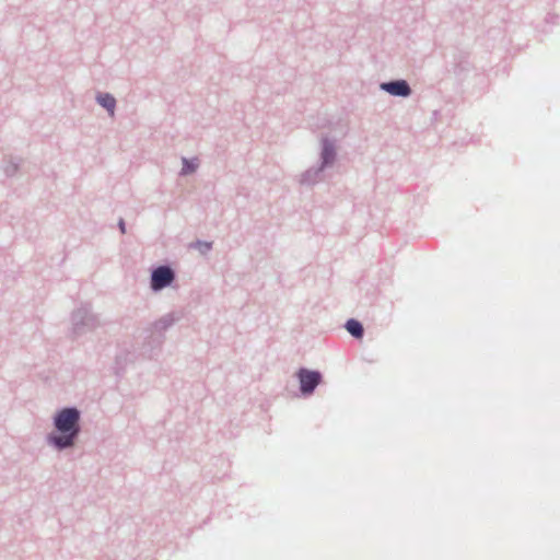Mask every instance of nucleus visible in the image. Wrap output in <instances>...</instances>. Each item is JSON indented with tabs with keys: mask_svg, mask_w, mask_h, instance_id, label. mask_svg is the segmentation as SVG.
I'll return each mask as SVG.
<instances>
[{
	"mask_svg": "<svg viewBox=\"0 0 560 560\" xmlns=\"http://www.w3.org/2000/svg\"><path fill=\"white\" fill-rule=\"evenodd\" d=\"M80 413L74 408H65L55 417V427L61 435H51L49 441L58 448L72 446L79 433Z\"/></svg>",
	"mask_w": 560,
	"mask_h": 560,
	"instance_id": "f257e3e1",
	"label": "nucleus"
},
{
	"mask_svg": "<svg viewBox=\"0 0 560 560\" xmlns=\"http://www.w3.org/2000/svg\"><path fill=\"white\" fill-rule=\"evenodd\" d=\"M174 272L170 267L161 266L152 272L151 287L153 290H161L172 283Z\"/></svg>",
	"mask_w": 560,
	"mask_h": 560,
	"instance_id": "f03ea898",
	"label": "nucleus"
},
{
	"mask_svg": "<svg viewBox=\"0 0 560 560\" xmlns=\"http://www.w3.org/2000/svg\"><path fill=\"white\" fill-rule=\"evenodd\" d=\"M301 390L303 394H311L320 382V374L315 371L301 369L298 373Z\"/></svg>",
	"mask_w": 560,
	"mask_h": 560,
	"instance_id": "7ed1b4c3",
	"label": "nucleus"
},
{
	"mask_svg": "<svg viewBox=\"0 0 560 560\" xmlns=\"http://www.w3.org/2000/svg\"><path fill=\"white\" fill-rule=\"evenodd\" d=\"M382 89L398 96H408L410 94V88L405 81L384 83L382 84Z\"/></svg>",
	"mask_w": 560,
	"mask_h": 560,
	"instance_id": "20e7f679",
	"label": "nucleus"
},
{
	"mask_svg": "<svg viewBox=\"0 0 560 560\" xmlns=\"http://www.w3.org/2000/svg\"><path fill=\"white\" fill-rule=\"evenodd\" d=\"M346 328L355 338H361L363 336V327L361 323L355 319H349L346 324Z\"/></svg>",
	"mask_w": 560,
	"mask_h": 560,
	"instance_id": "39448f33",
	"label": "nucleus"
},
{
	"mask_svg": "<svg viewBox=\"0 0 560 560\" xmlns=\"http://www.w3.org/2000/svg\"><path fill=\"white\" fill-rule=\"evenodd\" d=\"M98 103L105 107L109 114L114 115L116 101L110 94H103L97 97Z\"/></svg>",
	"mask_w": 560,
	"mask_h": 560,
	"instance_id": "423d86ee",
	"label": "nucleus"
},
{
	"mask_svg": "<svg viewBox=\"0 0 560 560\" xmlns=\"http://www.w3.org/2000/svg\"><path fill=\"white\" fill-rule=\"evenodd\" d=\"M184 166H183V170L182 172L184 174H188V173H191L196 170L197 165L192 162H189L188 160L184 159Z\"/></svg>",
	"mask_w": 560,
	"mask_h": 560,
	"instance_id": "0eeeda50",
	"label": "nucleus"
},
{
	"mask_svg": "<svg viewBox=\"0 0 560 560\" xmlns=\"http://www.w3.org/2000/svg\"><path fill=\"white\" fill-rule=\"evenodd\" d=\"M330 155H331V150L328 147H325L324 151H323V158H324L325 163L328 162V159Z\"/></svg>",
	"mask_w": 560,
	"mask_h": 560,
	"instance_id": "6e6552de",
	"label": "nucleus"
},
{
	"mask_svg": "<svg viewBox=\"0 0 560 560\" xmlns=\"http://www.w3.org/2000/svg\"><path fill=\"white\" fill-rule=\"evenodd\" d=\"M119 228H120V231L122 233H125V222L122 220L119 222Z\"/></svg>",
	"mask_w": 560,
	"mask_h": 560,
	"instance_id": "1a4fd4ad",
	"label": "nucleus"
}]
</instances>
